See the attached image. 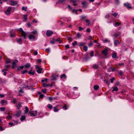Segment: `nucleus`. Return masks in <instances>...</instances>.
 I'll list each match as a JSON object with an SVG mask.
<instances>
[{"label":"nucleus","instance_id":"nucleus-1","mask_svg":"<svg viewBox=\"0 0 134 134\" xmlns=\"http://www.w3.org/2000/svg\"><path fill=\"white\" fill-rule=\"evenodd\" d=\"M41 66H39L37 65H36L35 66L36 68L37 69L36 71L39 73H41V72L43 70L42 68H40Z\"/></svg>","mask_w":134,"mask_h":134},{"label":"nucleus","instance_id":"nucleus-2","mask_svg":"<svg viewBox=\"0 0 134 134\" xmlns=\"http://www.w3.org/2000/svg\"><path fill=\"white\" fill-rule=\"evenodd\" d=\"M108 49H105L102 51V53L104 55L106 56L108 54Z\"/></svg>","mask_w":134,"mask_h":134},{"label":"nucleus","instance_id":"nucleus-3","mask_svg":"<svg viewBox=\"0 0 134 134\" xmlns=\"http://www.w3.org/2000/svg\"><path fill=\"white\" fill-rule=\"evenodd\" d=\"M124 5L127 8L131 9L132 8V7L131 6L130 4L129 3H125Z\"/></svg>","mask_w":134,"mask_h":134},{"label":"nucleus","instance_id":"nucleus-4","mask_svg":"<svg viewBox=\"0 0 134 134\" xmlns=\"http://www.w3.org/2000/svg\"><path fill=\"white\" fill-rule=\"evenodd\" d=\"M11 10V8L10 7H8L7 10L5 12V13L7 15H9Z\"/></svg>","mask_w":134,"mask_h":134},{"label":"nucleus","instance_id":"nucleus-5","mask_svg":"<svg viewBox=\"0 0 134 134\" xmlns=\"http://www.w3.org/2000/svg\"><path fill=\"white\" fill-rule=\"evenodd\" d=\"M58 77V75H56L54 74H53L52 75L51 80H56V77Z\"/></svg>","mask_w":134,"mask_h":134},{"label":"nucleus","instance_id":"nucleus-6","mask_svg":"<svg viewBox=\"0 0 134 134\" xmlns=\"http://www.w3.org/2000/svg\"><path fill=\"white\" fill-rule=\"evenodd\" d=\"M21 112L20 110L16 112V113L15 114V116L16 117H19L21 115Z\"/></svg>","mask_w":134,"mask_h":134},{"label":"nucleus","instance_id":"nucleus-7","mask_svg":"<svg viewBox=\"0 0 134 134\" xmlns=\"http://www.w3.org/2000/svg\"><path fill=\"white\" fill-rule=\"evenodd\" d=\"M82 4L83 5V7L85 8L87 5V3L86 1H84L82 2Z\"/></svg>","mask_w":134,"mask_h":134},{"label":"nucleus","instance_id":"nucleus-8","mask_svg":"<svg viewBox=\"0 0 134 134\" xmlns=\"http://www.w3.org/2000/svg\"><path fill=\"white\" fill-rule=\"evenodd\" d=\"M11 2V5H15L17 3V2L16 1H10Z\"/></svg>","mask_w":134,"mask_h":134},{"label":"nucleus","instance_id":"nucleus-9","mask_svg":"<svg viewBox=\"0 0 134 134\" xmlns=\"http://www.w3.org/2000/svg\"><path fill=\"white\" fill-rule=\"evenodd\" d=\"M43 86L44 87H46L47 86H50L51 87H52L53 86L52 84H47L45 83H43Z\"/></svg>","mask_w":134,"mask_h":134},{"label":"nucleus","instance_id":"nucleus-10","mask_svg":"<svg viewBox=\"0 0 134 134\" xmlns=\"http://www.w3.org/2000/svg\"><path fill=\"white\" fill-rule=\"evenodd\" d=\"M66 0H59L57 3V4L64 3Z\"/></svg>","mask_w":134,"mask_h":134},{"label":"nucleus","instance_id":"nucleus-11","mask_svg":"<svg viewBox=\"0 0 134 134\" xmlns=\"http://www.w3.org/2000/svg\"><path fill=\"white\" fill-rule=\"evenodd\" d=\"M99 88V86L98 85H96L93 87V89L94 90H97Z\"/></svg>","mask_w":134,"mask_h":134},{"label":"nucleus","instance_id":"nucleus-12","mask_svg":"<svg viewBox=\"0 0 134 134\" xmlns=\"http://www.w3.org/2000/svg\"><path fill=\"white\" fill-rule=\"evenodd\" d=\"M114 44L116 46L118 45V44H120V43L119 42L118 40H115L114 41Z\"/></svg>","mask_w":134,"mask_h":134},{"label":"nucleus","instance_id":"nucleus-13","mask_svg":"<svg viewBox=\"0 0 134 134\" xmlns=\"http://www.w3.org/2000/svg\"><path fill=\"white\" fill-rule=\"evenodd\" d=\"M12 65V68L13 69H14L15 67H16L17 66L16 64L13 62Z\"/></svg>","mask_w":134,"mask_h":134},{"label":"nucleus","instance_id":"nucleus-14","mask_svg":"<svg viewBox=\"0 0 134 134\" xmlns=\"http://www.w3.org/2000/svg\"><path fill=\"white\" fill-rule=\"evenodd\" d=\"M29 37L30 39H34L35 38L34 36V35H31V34L30 35H29Z\"/></svg>","mask_w":134,"mask_h":134},{"label":"nucleus","instance_id":"nucleus-15","mask_svg":"<svg viewBox=\"0 0 134 134\" xmlns=\"http://www.w3.org/2000/svg\"><path fill=\"white\" fill-rule=\"evenodd\" d=\"M24 68V66H22L20 67H18V69H17V70L18 71H20V69H23Z\"/></svg>","mask_w":134,"mask_h":134},{"label":"nucleus","instance_id":"nucleus-16","mask_svg":"<svg viewBox=\"0 0 134 134\" xmlns=\"http://www.w3.org/2000/svg\"><path fill=\"white\" fill-rule=\"evenodd\" d=\"M28 15L27 14H25L23 15L24 19L25 20V21H26L27 20V17Z\"/></svg>","mask_w":134,"mask_h":134},{"label":"nucleus","instance_id":"nucleus-17","mask_svg":"<svg viewBox=\"0 0 134 134\" xmlns=\"http://www.w3.org/2000/svg\"><path fill=\"white\" fill-rule=\"evenodd\" d=\"M30 66V65L29 64H27L24 66L26 68H29Z\"/></svg>","mask_w":134,"mask_h":134},{"label":"nucleus","instance_id":"nucleus-18","mask_svg":"<svg viewBox=\"0 0 134 134\" xmlns=\"http://www.w3.org/2000/svg\"><path fill=\"white\" fill-rule=\"evenodd\" d=\"M93 68L95 69H97L98 68V66L96 64H94L93 66Z\"/></svg>","mask_w":134,"mask_h":134},{"label":"nucleus","instance_id":"nucleus-19","mask_svg":"<svg viewBox=\"0 0 134 134\" xmlns=\"http://www.w3.org/2000/svg\"><path fill=\"white\" fill-rule=\"evenodd\" d=\"M19 30L20 31L21 34H25V32L23 30L22 28H20Z\"/></svg>","mask_w":134,"mask_h":134},{"label":"nucleus","instance_id":"nucleus-20","mask_svg":"<svg viewBox=\"0 0 134 134\" xmlns=\"http://www.w3.org/2000/svg\"><path fill=\"white\" fill-rule=\"evenodd\" d=\"M85 21L87 23V25H89L90 23V20L88 19H87L85 20Z\"/></svg>","mask_w":134,"mask_h":134},{"label":"nucleus","instance_id":"nucleus-21","mask_svg":"<svg viewBox=\"0 0 134 134\" xmlns=\"http://www.w3.org/2000/svg\"><path fill=\"white\" fill-rule=\"evenodd\" d=\"M113 90H112V91H117L118 90V88L117 87H114L113 88Z\"/></svg>","mask_w":134,"mask_h":134},{"label":"nucleus","instance_id":"nucleus-22","mask_svg":"<svg viewBox=\"0 0 134 134\" xmlns=\"http://www.w3.org/2000/svg\"><path fill=\"white\" fill-rule=\"evenodd\" d=\"M104 82H105L108 85H109V81H108L107 80H104Z\"/></svg>","mask_w":134,"mask_h":134},{"label":"nucleus","instance_id":"nucleus-23","mask_svg":"<svg viewBox=\"0 0 134 134\" xmlns=\"http://www.w3.org/2000/svg\"><path fill=\"white\" fill-rule=\"evenodd\" d=\"M9 65H6L5 67L6 68L4 69L6 71H7L8 68L9 67Z\"/></svg>","mask_w":134,"mask_h":134},{"label":"nucleus","instance_id":"nucleus-24","mask_svg":"<svg viewBox=\"0 0 134 134\" xmlns=\"http://www.w3.org/2000/svg\"><path fill=\"white\" fill-rule=\"evenodd\" d=\"M25 119V116H22L20 118V120L21 121H23Z\"/></svg>","mask_w":134,"mask_h":134},{"label":"nucleus","instance_id":"nucleus-25","mask_svg":"<svg viewBox=\"0 0 134 134\" xmlns=\"http://www.w3.org/2000/svg\"><path fill=\"white\" fill-rule=\"evenodd\" d=\"M4 103H7V102L3 100H1V103L3 105V104Z\"/></svg>","mask_w":134,"mask_h":134},{"label":"nucleus","instance_id":"nucleus-26","mask_svg":"<svg viewBox=\"0 0 134 134\" xmlns=\"http://www.w3.org/2000/svg\"><path fill=\"white\" fill-rule=\"evenodd\" d=\"M116 55H117L116 53H114L113 54L112 57L113 58H114L116 57Z\"/></svg>","mask_w":134,"mask_h":134},{"label":"nucleus","instance_id":"nucleus-27","mask_svg":"<svg viewBox=\"0 0 134 134\" xmlns=\"http://www.w3.org/2000/svg\"><path fill=\"white\" fill-rule=\"evenodd\" d=\"M29 111V109L28 107H25V113H27Z\"/></svg>","mask_w":134,"mask_h":134},{"label":"nucleus","instance_id":"nucleus-28","mask_svg":"<svg viewBox=\"0 0 134 134\" xmlns=\"http://www.w3.org/2000/svg\"><path fill=\"white\" fill-rule=\"evenodd\" d=\"M56 41L59 42V43H61L62 42V41L60 40V38H59L57 39Z\"/></svg>","mask_w":134,"mask_h":134},{"label":"nucleus","instance_id":"nucleus-29","mask_svg":"<svg viewBox=\"0 0 134 134\" xmlns=\"http://www.w3.org/2000/svg\"><path fill=\"white\" fill-rule=\"evenodd\" d=\"M29 114H30L31 116L33 115L34 116H36V115L33 113L32 112L30 111L29 113Z\"/></svg>","mask_w":134,"mask_h":134},{"label":"nucleus","instance_id":"nucleus-30","mask_svg":"<svg viewBox=\"0 0 134 134\" xmlns=\"http://www.w3.org/2000/svg\"><path fill=\"white\" fill-rule=\"evenodd\" d=\"M112 15L114 16L115 18H116L117 16L118 15V13H115L114 14H112Z\"/></svg>","mask_w":134,"mask_h":134},{"label":"nucleus","instance_id":"nucleus-31","mask_svg":"<svg viewBox=\"0 0 134 134\" xmlns=\"http://www.w3.org/2000/svg\"><path fill=\"white\" fill-rule=\"evenodd\" d=\"M28 73L29 74L34 75L35 74V72H32L31 71H30L28 72Z\"/></svg>","mask_w":134,"mask_h":134},{"label":"nucleus","instance_id":"nucleus-32","mask_svg":"<svg viewBox=\"0 0 134 134\" xmlns=\"http://www.w3.org/2000/svg\"><path fill=\"white\" fill-rule=\"evenodd\" d=\"M87 49V47L86 46H85L83 47V49L85 51H86Z\"/></svg>","mask_w":134,"mask_h":134},{"label":"nucleus","instance_id":"nucleus-33","mask_svg":"<svg viewBox=\"0 0 134 134\" xmlns=\"http://www.w3.org/2000/svg\"><path fill=\"white\" fill-rule=\"evenodd\" d=\"M27 7H22V10H24L25 11H27Z\"/></svg>","mask_w":134,"mask_h":134},{"label":"nucleus","instance_id":"nucleus-34","mask_svg":"<svg viewBox=\"0 0 134 134\" xmlns=\"http://www.w3.org/2000/svg\"><path fill=\"white\" fill-rule=\"evenodd\" d=\"M53 32L51 30H48L47 31L46 34H52Z\"/></svg>","mask_w":134,"mask_h":134},{"label":"nucleus","instance_id":"nucleus-35","mask_svg":"<svg viewBox=\"0 0 134 134\" xmlns=\"http://www.w3.org/2000/svg\"><path fill=\"white\" fill-rule=\"evenodd\" d=\"M5 110V108L4 107H1L0 108V110L1 111H4Z\"/></svg>","mask_w":134,"mask_h":134},{"label":"nucleus","instance_id":"nucleus-36","mask_svg":"<svg viewBox=\"0 0 134 134\" xmlns=\"http://www.w3.org/2000/svg\"><path fill=\"white\" fill-rule=\"evenodd\" d=\"M115 80V78L114 77H113L112 78V79H110V80L111 81V82L112 83H113V81L114 80Z\"/></svg>","mask_w":134,"mask_h":134},{"label":"nucleus","instance_id":"nucleus-37","mask_svg":"<svg viewBox=\"0 0 134 134\" xmlns=\"http://www.w3.org/2000/svg\"><path fill=\"white\" fill-rule=\"evenodd\" d=\"M120 23H119L118 22H117L115 24V26H119L120 24Z\"/></svg>","mask_w":134,"mask_h":134},{"label":"nucleus","instance_id":"nucleus-38","mask_svg":"<svg viewBox=\"0 0 134 134\" xmlns=\"http://www.w3.org/2000/svg\"><path fill=\"white\" fill-rule=\"evenodd\" d=\"M85 44V43H83V42H81L80 43L79 45L80 46H84Z\"/></svg>","mask_w":134,"mask_h":134},{"label":"nucleus","instance_id":"nucleus-39","mask_svg":"<svg viewBox=\"0 0 134 134\" xmlns=\"http://www.w3.org/2000/svg\"><path fill=\"white\" fill-rule=\"evenodd\" d=\"M27 72V71L26 70H25L22 72V73L23 74H24L25 73H26Z\"/></svg>","mask_w":134,"mask_h":134},{"label":"nucleus","instance_id":"nucleus-40","mask_svg":"<svg viewBox=\"0 0 134 134\" xmlns=\"http://www.w3.org/2000/svg\"><path fill=\"white\" fill-rule=\"evenodd\" d=\"M63 77H64V78H65L66 77L65 74H63V75H62L60 76V78L61 79H62Z\"/></svg>","mask_w":134,"mask_h":134},{"label":"nucleus","instance_id":"nucleus-41","mask_svg":"<svg viewBox=\"0 0 134 134\" xmlns=\"http://www.w3.org/2000/svg\"><path fill=\"white\" fill-rule=\"evenodd\" d=\"M77 42L76 41H75L74 43H72V45L74 47L75 46V44L77 45Z\"/></svg>","mask_w":134,"mask_h":134},{"label":"nucleus","instance_id":"nucleus-42","mask_svg":"<svg viewBox=\"0 0 134 134\" xmlns=\"http://www.w3.org/2000/svg\"><path fill=\"white\" fill-rule=\"evenodd\" d=\"M86 31L88 33H90L91 31V30L90 28H88L86 30Z\"/></svg>","mask_w":134,"mask_h":134},{"label":"nucleus","instance_id":"nucleus-43","mask_svg":"<svg viewBox=\"0 0 134 134\" xmlns=\"http://www.w3.org/2000/svg\"><path fill=\"white\" fill-rule=\"evenodd\" d=\"M115 69V68H110L109 69V70L110 71L111 70L113 71H114Z\"/></svg>","mask_w":134,"mask_h":134},{"label":"nucleus","instance_id":"nucleus-44","mask_svg":"<svg viewBox=\"0 0 134 134\" xmlns=\"http://www.w3.org/2000/svg\"><path fill=\"white\" fill-rule=\"evenodd\" d=\"M47 79H45L44 80H42V82H43L44 81H45L46 82H47Z\"/></svg>","mask_w":134,"mask_h":134},{"label":"nucleus","instance_id":"nucleus-45","mask_svg":"<svg viewBox=\"0 0 134 134\" xmlns=\"http://www.w3.org/2000/svg\"><path fill=\"white\" fill-rule=\"evenodd\" d=\"M42 91L44 93H46V89H44V90H42Z\"/></svg>","mask_w":134,"mask_h":134},{"label":"nucleus","instance_id":"nucleus-46","mask_svg":"<svg viewBox=\"0 0 134 134\" xmlns=\"http://www.w3.org/2000/svg\"><path fill=\"white\" fill-rule=\"evenodd\" d=\"M66 104H64V107H63V108H64L66 110L67 109V108L66 107Z\"/></svg>","mask_w":134,"mask_h":134},{"label":"nucleus","instance_id":"nucleus-47","mask_svg":"<svg viewBox=\"0 0 134 134\" xmlns=\"http://www.w3.org/2000/svg\"><path fill=\"white\" fill-rule=\"evenodd\" d=\"M48 107L50 109H51L53 107L52 105H50V104L48 106Z\"/></svg>","mask_w":134,"mask_h":134},{"label":"nucleus","instance_id":"nucleus-48","mask_svg":"<svg viewBox=\"0 0 134 134\" xmlns=\"http://www.w3.org/2000/svg\"><path fill=\"white\" fill-rule=\"evenodd\" d=\"M27 25L28 26V27H29L31 26V24L29 22H28L27 23Z\"/></svg>","mask_w":134,"mask_h":134},{"label":"nucleus","instance_id":"nucleus-49","mask_svg":"<svg viewBox=\"0 0 134 134\" xmlns=\"http://www.w3.org/2000/svg\"><path fill=\"white\" fill-rule=\"evenodd\" d=\"M6 62L7 63H9L10 62L9 60H8V59H7L6 60Z\"/></svg>","mask_w":134,"mask_h":134},{"label":"nucleus","instance_id":"nucleus-50","mask_svg":"<svg viewBox=\"0 0 134 134\" xmlns=\"http://www.w3.org/2000/svg\"><path fill=\"white\" fill-rule=\"evenodd\" d=\"M26 34H21V36L24 37V38H26Z\"/></svg>","mask_w":134,"mask_h":134},{"label":"nucleus","instance_id":"nucleus-51","mask_svg":"<svg viewBox=\"0 0 134 134\" xmlns=\"http://www.w3.org/2000/svg\"><path fill=\"white\" fill-rule=\"evenodd\" d=\"M70 2H72V3H75V2H76L77 1H78V0H76L75 1H74L73 0H70Z\"/></svg>","mask_w":134,"mask_h":134},{"label":"nucleus","instance_id":"nucleus-52","mask_svg":"<svg viewBox=\"0 0 134 134\" xmlns=\"http://www.w3.org/2000/svg\"><path fill=\"white\" fill-rule=\"evenodd\" d=\"M24 85V86H23V87L24 88H28L29 87V86L28 85L27 86H26L24 84L23 85Z\"/></svg>","mask_w":134,"mask_h":134},{"label":"nucleus","instance_id":"nucleus-53","mask_svg":"<svg viewBox=\"0 0 134 134\" xmlns=\"http://www.w3.org/2000/svg\"><path fill=\"white\" fill-rule=\"evenodd\" d=\"M79 31H81L83 29V28L81 27H79Z\"/></svg>","mask_w":134,"mask_h":134},{"label":"nucleus","instance_id":"nucleus-54","mask_svg":"<svg viewBox=\"0 0 134 134\" xmlns=\"http://www.w3.org/2000/svg\"><path fill=\"white\" fill-rule=\"evenodd\" d=\"M110 16V15L109 14L105 16V18H106L108 19Z\"/></svg>","mask_w":134,"mask_h":134},{"label":"nucleus","instance_id":"nucleus-55","mask_svg":"<svg viewBox=\"0 0 134 134\" xmlns=\"http://www.w3.org/2000/svg\"><path fill=\"white\" fill-rule=\"evenodd\" d=\"M18 106H19L18 108V109H19V108L21 107V103H19L18 104Z\"/></svg>","mask_w":134,"mask_h":134},{"label":"nucleus","instance_id":"nucleus-56","mask_svg":"<svg viewBox=\"0 0 134 134\" xmlns=\"http://www.w3.org/2000/svg\"><path fill=\"white\" fill-rule=\"evenodd\" d=\"M10 36L11 37H13L15 36V34H10Z\"/></svg>","mask_w":134,"mask_h":134},{"label":"nucleus","instance_id":"nucleus-57","mask_svg":"<svg viewBox=\"0 0 134 134\" xmlns=\"http://www.w3.org/2000/svg\"><path fill=\"white\" fill-rule=\"evenodd\" d=\"M108 42H110V41H108L107 39H106L104 41V43H106Z\"/></svg>","mask_w":134,"mask_h":134},{"label":"nucleus","instance_id":"nucleus-58","mask_svg":"<svg viewBox=\"0 0 134 134\" xmlns=\"http://www.w3.org/2000/svg\"><path fill=\"white\" fill-rule=\"evenodd\" d=\"M114 36L115 37H116L119 36L118 34H115Z\"/></svg>","mask_w":134,"mask_h":134},{"label":"nucleus","instance_id":"nucleus-59","mask_svg":"<svg viewBox=\"0 0 134 134\" xmlns=\"http://www.w3.org/2000/svg\"><path fill=\"white\" fill-rule=\"evenodd\" d=\"M44 97V95L43 94H40V98H42Z\"/></svg>","mask_w":134,"mask_h":134},{"label":"nucleus","instance_id":"nucleus-60","mask_svg":"<svg viewBox=\"0 0 134 134\" xmlns=\"http://www.w3.org/2000/svg\"><path fill=\"white\" fill-rule=\"evenodd\" d=\"M32 34H36L37 33V32L36 30H34L32 31Z\"/></svg>","mask_w":134,"mask_h":134},{"label":"nucleus","instance_id":"nucleus-61","mask_svg":"<svg viewBox=\"0 0 134 134\" xmlns=\"http://www.w3.org/2000/svg\"><path fill=\"white\" fill-rule=\"evenodd\" d=\"M119 74L121 76H122L123 75V72L121 71L119 72Z\"/></svg>","mask_w":134,"mask_h":134},{"label":"nucleus","instance_id":"nucleus-62","mask_svg":"<svg viewBox=\"0 0 134 134\" xmlns=\"http://www.w3.org/2000/svg\"><path fill=\"white\" fill-rule=\"evenodd\" d=\"M22 41V40L21 38H19V39H18L17 41L18 42H21Z\"/></svg>","mask_w":134,"mask_h":134},{"label":"nucleus","instance_id":"nucleus-63","mask_svg":"<svg viewBox=\"0 0 134 134\" xmlns=\"http://www.w3.org/2000/svg\"><path fill=\"white\" fill-rule=\"evenodd\" d=\"M92 45V43L91 42L90 43L88 44V46H91Z\"/></svg>","mask_w":134,"mask_h":134},{"label":"nucleus","instance_id":"nucleus-64","mask_svg":"<svg viewBox=\"0 0 134 134\" xmlns=\"http://www.w3.org/2000/svg\"><path fill=\"white\" fill-rule=\"evenodd\" d=\"M13 103H15L16 102V99H15L13 100Z\"/></svg>","mask_w":134,"mask_h":134}]
</instances>
